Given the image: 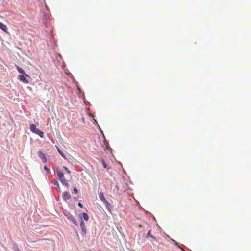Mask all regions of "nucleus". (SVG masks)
I'll use <instances>...</instances> for the list:
<instances>
[{"instance_id": "1", "label": "nucleus", "mask_w": 251, "mask_h": 251, "mask_svg": "<svg viewBox=\"0 0 251 251\" xmlns=\"http://www.w3.org/2000/svg\"><path fill=\"white\" fill-rule=\"evenodd\" d=\"M30 130L32 132L35 133V134H38L41 138H43L44 136V132L40 130V129H37L36 127V125L35 124H31L30 126Z\"/></svg>"}, {"instance_id": "2", "label": "nucleus", "mask_w": 251, "mask_h": 251, "mask_svg": "<svg viewBox=\"0 0 251 251\" xmlns=\"http://www.w3.org/2000/svg\"><path fill=\"white\" fill-rule=\"evenodd\" d=\"M57 175L59 179L60 180V181H61L62 183L64 184V185L68 187L69 184L68 183L67 181L65 178L63 173L62 172V171H59V170L57 169Z\"/></svg>"}, {"instance_id": "3", "label": "nucleus", "mask_w": 251, "mask_h": 251, "mask_svg": "<svg viewBox=\"0 0 251 251\" xmlns=\"http://www.w3.org/2000/svg\"><path fill=\"white\" fill-rule=\"evenodd\" d=\"M38 155L39 157H40L41 159H42L43 162L46 163L47 161V159L43 152H41V151H39L38 152Z\"/></svg>"}, {"instance_id": "4", "label": "nucleus", "mask_w": 251, "mask_h": 251, "mask_svg": "<svg viewBox=\"0 0 251 251\" xmlns=\"http://www.w3.org/2000/svg\"><path fill=\"white\" fill-rule=\"evenodd\" d=\"M71 198V195L69 192H68V191H64L63 194V198L65 200H69V199H70Z\"/></svg>"}, {"instance_id": "5", "label": "nucleus", "mask_w": 251, "mask_h": 251, "mask_svg": "<svg viewBox=\"0 0 251 251\" xmlns=\"http://www.w3.org/2000/svg\"><path fill=\"white\" fill-rule=\"evenodd\" d=\"M80 226L81 227V229L83 232V233L84 234H86V232H87V229L85 227V223L83 221V220L81 219V222H80Z\"/></svg>"}, {"instance_id": "6", "label": "nucleus", "mask_w": 251, "mask_h": 251, "mask_svg": "<svg viewBox=\"0 0 251 251\" xmlns=\"http://www.w3.org/2000/svg\"><path fill=\"white\" fill-rule=\"evenodd\" d=\"M0 28L4 32H8L7 26L4 23H1V22H0Z\"/></svg>"}, {"instance_id": "7", "label": "nucleus", "mask_w": 251, "mask_h": 251, "mask_svg": "<svg viewBox=\"0 0 251 251\" xmlns=\"http://www.w3.org/2000/svg\"><path fill=\"white\" fill-rule=\"evenodd\" d=\"M99 196V198H100V200H101V201H102L104 203V202L105 201V198L103 193H102V192L100 193Z\"/></svg>"}, {"instance_id": "8", "label": "nucleus", "mask_w": 251, "mask_h": 251, "mask_svg": "<svg viewBox=\"0 0 251 251\" xmlns=\"http://www.w3.org/2000/svg\"><path fill=\"white\" fill-rule=\"evenodd\" d=\"M104 204L106 207V208L109 210H111V208H112V206L110 204V203H109V202H108V201H107L106 200V199H105V201L104 202Z\"/></svg>"}, {"instance_id": "9", "label": "nucleus", "mask_w": 251, "mask_h": 251, "mask_svg": "<svg viewBox=\"0 0 251 251\" xmlns=\"http://www.w3.org/2000/svg\"><path fill=\"white\" fill-rule=\"evenodd\" d=\"M17 70L18 71L21 73L20 75H19V78L20 79H25V76H23L22 75L23 72H24V71L23 69H21V68L17 67Z\"/></svg>"}, {"instance_id": "10", "label": "nucleus", "mask_w": 251, "mask_h": 251, "mask_svg": "<svg viewBox=\"0 0 251 251\" xmlns=\"http://www.w3.org/2000/svg\"><path fill=\"white\" fill-rule=\"evenodd\" d=\"M147 236V237H151L153 240H156V238H155V237L152 236V234H151V230H150L149 231H148Z\"/></svg>"}, {"instance_id": "11", "label": "nucleus", "mask_w": 251, "mask_h": 251, "mask_svg": "<svg viewBox=\"0 0 251 251\" xmlns=\"http://www.w3.org/2000/svg\"><path fill=\"white\" fill-rule=\"evenodd\" d=\"M82 217L85 220H88L89 218L87 213L85 212L82 213Z\"/></svg>"}, {"instance_id": "12", "label": "nucleus", "mask_w": 251, "mask_h": 251, "mask_svg": "<svg viewBox=\"0 0 251 251\" xmlns=\"http://www.w3.org/2000/svg\"><path fill=\"white\" fill-rule=\"evenodd\" d=\"M54 184L55 185H56V186L57 187L59 191H61V189H60V188L59 187V184L58 182H57V181H55V182H54Z\"/></svg>"}, {"instance_id": "13", "label": "nucleus", "mask_w": 251, "mask_h": 251, "mask_svg": "<svg viewBox=\"0 0 251 251\" xmlns=\"http://www.w3.org/2000/svg\"><path fill=\"white\" fill-rule=\"evenodd\" d=\"M57 151H58V152L59 153V154H60L62 156L65 157V155H64V153H63L62 151H61V150L59 149V148H57Z\"/></svg>"}, {"instance_id": "14", "label": "nucleus", "mask_w": 251, "mask_h": 251, "mask_svg": "<svg viewBox=\"0 0 251 251\" xmlns=\"http://www.w3.org/2000/svg\"><path fill=\"white\" fill-rule=\"evenodd\" d=\"M101 163L103 165V166L104 168H106L107 167V165L105 163V162L104 160H103V159H101Z\"/></svg>"}, {"instance_id": "15", "label": "nucleus", "mask_w": 251, "mask_h": 251, "mask_svg": "<svg viewBox=\"0 0 251 251\" xmlns=\"http://www.w3.org/2000/svg\"><path fill=\"white\" fill-rule=\"evenodd\" d=\"M21 81H22V82H24L25 83H28V79H21Z\"/></svg>"}, {"instance_id": "16", "label": "nucleus", "mask_w": 251, "mask_h": 251, "mask_svg": "<svg viewBox=\"0 0 251 251\" xmlns=\"http://www.w3.org/2000/svg\"><path fill=\"white\" fill-rule=\"evenodd\" d=\"M63 168L65 169V170H66V172L68 173H71L70 171H69V170L68 169V168H67V167L64 166Z\"/></svg>"}, {"instance_id": "17", "label": "nucleus", "mask_w": 251, "mask_h": 251, "mask_svg": "<svg viewBox=\"0 0 251 251\" xmlns=\"http://www.w3.org/2000/svg\"><path fill=\"white\" fill-rule=\"evenodd\" d=\"M15 251H21L19 247H17V246H16L15 248Z\"/></svg>"}, {"instance_id": "18", "label": "nucleus", "mask_w": 251, "mask_h": 251, "mask_svg": "<svg viewBox=\"0 0 251 251\" xmlns=\"http://www.w3.org/2000/svg\"><path fill=\"white\" fill-rule=\"evenodd\" d=\"M73 190H74V193H77V192H78V190H77V188H75V187H74V188Z\"/></svg>"}, {"instance_id": "19", "label": "nucleus", "mask_w": 251, "mask_h": 251, "mask_svg": "<svg viewBox=\"0 0 251 251\" xmlns=\"http://www.w3.org/2000/svg\"><path fill=\"white\" fill-rule=\"evenodd\" d=\"M78 205L80 207H83V204L80 203V202L78 204Z\"/></svg>"}, {"instance_id": "20", "label": "nucleus", "mask_w": 251, "mask_h": 251, "mask_svg": "<svg viewBox=\"0 0 251 251\" xmlns=\"http://www.w3.org/2000/svg\"><path fill=\"white\" fill-rule=\"evenodd\" d=\"M72 222H73V223L74 224H75V225H77V223H76V222L75 220H72Z\"/></svg>"}, {"instance_id": "21", "label": "nucleus", "mask_w": 251, "mask_h": 251, "mask_svg": "<svg viewBox=\"0 0 251 251\" xmlns=\"http://www.w3.org/2000/svg\"><path fill=\"white\" fill-rule=\"evenodd\" d=\"M44 168L45 170H48V171H49V168H48V167L47 166H44Z\"/></svg>"}, {"instance_id": "22", "label": "nucleus", "mask_w": 251, "mask_h": 251, "mask_svg": "<svg viewBox=\"0 0 251 251\" xmlns=\"http://www.w3.org/2000/svg\"><path fill=\"white\" fill-rule=\"evenodd\" d=\"M175 245H177V242H175Z\"/></svg>"}]
</instances>
